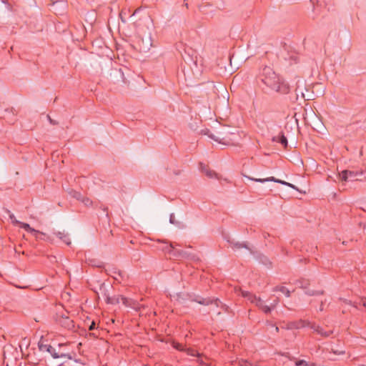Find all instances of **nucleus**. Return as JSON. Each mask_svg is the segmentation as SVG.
<instances>
[{
	"instance_id": "1",
	"label": "nucleus",
	"mask_w": 366,
	"mask_h": 366,
	"mask_svg": "<svg viewBox=\"0 0 366 366\" xmlns=\"http://www.w3.org/2000/svg\"><path fill=\"white\" fill-rule=\"evenodd\" d=\"M279 76L269 66H265L261 74L262 81L270 89L277 82Z\"/></svg>"
},
{
	"instance_id": "2",
	"label": "nucleus",
	"mask_w": 366,
	"mask_h": 366,
	"mask_svg": "<svg viewBox=\"0 0 366 366\" xmlns=\"http://www.w3.org/2000/svg\"><path fill=\"white\" fill-rule=\"evenodd\" d=\"M309 327L312 330H313L314 332H317L318 335H321L322 337H329L332 332L331 330L329 331H325L324 329L320 327V325H317L313 322H310L308 321L305 320H300L297 323V325L295 326L296 328H302Z\"/></svg>"
},
{
	"instance_id": "3",
	"label": "nucleus",
	"mask_w": 366,
	"mask_h": 366,
	"mask_svg": "<svg viewBox=\"0 0 366 366\" xmlns=\"http://www.w3.org/2000/svg\"><path fill=\"white\" fill-rule=\"evenodd\" d=\"M242 296L244 297H247L248 300L254 303L257 307H258L259 309H261L264 313H269L271 311V308L269 306H267L264 304V302L259 298L257 297L256 296L249 294L248 292L245 291H241Z\"/></svg>"
},
{
	"instance_id": "4",
	"label": "nucleus",
	"mask_w": 366,
	"mask_h": 366,
	"mask_svg": "<svg viewBox=\"0 0 366 366\" xmlns=\"http://www.w3.org/2000/svg\"><path fill=\"white\" fill-rule=\"evenodd\" d=\"M362 175V172H354V171H348L344 170L340 174V179L342 181L347 182V181H356L360 179V177Z\"/></svg>"
},
{
	"instance_id": "5",
	"label": "nucleus",
	"mask_w": 366,
	"mask_h": 366,
	"mask_svg": "<svg viewBox=\"0 0 366 366\" xmlns=\"http://www.w3.org/2000/svg\"><path fill=\"white\" fill-rule=\"evenodd\" d=\"M247 179H250V180H252V181H254V182H261V183H263V182H277V183H280L282 184H285V185H287L291 188H293V189H295V187L290 184V183H288V182H286L285 181H282V180H280V179H277L276 178H274V177H267V178H264V179H259V178H252V177H248V176H245Z\"/></svg>"
},
{
	"instance_id": "6",
	"label": "nucleus",
	"mask_w": 366,
	"mask_h": 366,
	"mask_svg": "<svg viewBox=\"0 0 366 366\" xmlns=\"http://www.w3.org/2000/svg\"><path fill=\"white\" fill-rule=\"evenodd\" d=\"M271 89L277 92L282 94H287L290 92L289 85L280 77L278 78L277 82H276L274 86H273Z\"/></svg>"
},
{
	"instance_id": "7",
	"label": "nucleus",
	"mask_w": 366,
	"mask_h": 366,
	"mask_svg": "<svg viewBox=\"0 0 366 366\" xmlns=\"http://www.w3.org/2000/svg\"><path fill=\"white\" fill-rule=\"evenodd\" d=\"M107 302L109 304L116 305L122 302L125 306L129 305V300L123 296L107 297Z\"/></svg>"
},
{
	"instance_id": "8",
	"label": "nucleus",
	"mask_w": 366,
	"mask_h": 366,
	"mask_svg": "<svg viewBox=\"0 0 366 366\" xmlns=\"http://www.w3.org/2000/svg\"><path fill=\"white\" fill-rule=\"evenodd\" d=\"M19 227L24 229L26 232L32 234L36 238L38 237L37 235L39 234H41L39 231L34 229V228H31L30 225L27 223L21 222Z\"/></svg>"
},
{
	"instance_id": "9",
	"label": "nucleus",
	"mask_w": 366,
	"mask_h": 366,
	"mask_svg": "<svg viewBox=\"0 0 366 366\" xmlns=\"http://www.w3.org/2000/svg\"><path fill=\"white\" fill-rule=\"evenodd\" d=\"M209 137L220 144H223L225 145H229L230 144V140L227 139L224 137L221 138L220 137H215L213 134H209Z\"/></svg>"
},
{
	"instance_id": "10",
	"label": "nucleus",
	"mask_w": 366,
	"mask_h": 366,
	"mask_svg": "<svg viewBox=\"0 0 366 366\" xmlns=\"http://www.w3.org/2000/svg\"><path fill=\"white\" fill-rule=\"evenodd\" d=\"M202 171L209 178H216L217 177V174L212 171V170H210L209 169H208L207 167L205 166H202Z\"/></svg>"
},
{
	"instance_id": "11",
	"label": "nucleus",
	"mask_w": 366,
	"mask_h": 366,
	"mask_svg": "<svg viewBox=\"0 0 366 366\" xmlns=\"http://www.w3.org/2000/svg\"><path fill=\"white\" fill-rule=\"evenodd\" d=\"M273 141L280 142L282 145H284L285 147L287 146V139L283 134H282L280 137H274Z\"/></svg>"
},
{
	"instance_id": "12",
	"label": "nucleus",
	"mask_w": 366,
	"mask_h": 366,
	"mask_svg": "<svg viewBox=\"0 0 366 366\" xmlns=\"http://www.w3.org/2000/svg\"><path fill=\"white\" fill-rule=\"evenodd\" d=\"M198 357V363L200 366H212L211 363L207 362L206 360H207V357L203 356L202 354H200V357Z\"/></svg>"
},
{
	"instance_id": "13",
	"label": "nucleus",
	"mask_w": 366,
	"mask_h": 366,
	"mask_svg": "<svg viewBox=\"0 0 366 366\" xmlns=\"http://www.w3.org/2000/svg\"><path fill=\"white\" fill-rule=\"evenodd\" d=\"M76 198L82 202L86 206H89L92 204V201L89 198L83 197L80 194H77Z\"/></svg>"
},
{
	"instance_id": "14",
	"label": "nucleus",
	"mask_w": 366,
	"mask_h": 366,
	"mask_svg": "<svg viewBox=\"0 0 366 366\" xmlns=\"http://www.w3.org/2000/svg\"><path fill=\"white\" fill-rule=\"evenodd\" d=\"M184 351H185L188 355L200 357V354L194 349L185 347Z\"/></svg>"
},
{
	"instance_id": "15",
	"label": "nucleus",
	"mask_w": 366,
	"mask_h": 366,
	"mask_svg": "<svg viewBox=\"0 0 366 366\" xmlns=\"http://www.w3.org/2000/svg\"><path fill=\"white\" fill-rule=\"evenodd\" d=\"M172 345L174 348L179 351H184L185 350V347L177 342H172Z\"/></svg>"
},
{
	"instance_id": "16",
	"label": "nucleus",
	"mask_w": 366,
	"mask_h": 366,
	"mask_svg": "<svg viewBox=\"0 0 366 366\" xmlns=\"http://www.w3.org/2000/svg\"><path fill=\"white\" fill-rule=\"evenodd\" d=\"M277 290L280 291L282 293L285 294L287 297H289L290 295V292L287 288L285 287H280L277 288Z\"/></svg>"
},
{
	"instance_id": "17",
	"label": "nucleus",
	"mask_w": 366,
	"mask_h": 366,
	"mask_svg": "<svg viewBox=\"0 0 366 366\" xmlns=\"http://www.w3.org/2000/svg\"><path fill=\"white\" fill-rule=\"evenodd\" d=\"M239 364L240 366H259L258 365H253L245 360H240Z\"/></svg>"
},
{
	"instance_id": "18",
	"label": "nucleus",
	"mask_w": 366,
	"mask_h": 366,
	"mask_svg": "<svg viewBox=\"0 0 366 366\" xmlns=\"http://www.w3.org/2000/svg\"><path fill=\"white\" fill-rule=\"evenodd\" d=\"M9 217H10L13 224L19 226V224H21V222L17 220L13 214H11L9 216Z\"/></svg>"
},
{
	"instance_id": "19",
	"label": "nucleus",
	"mask_w": 366,
	"mask_h": 366,
	"mask_svg": "<svg viewBox=\"0 0 366 366\" xmlns=\"http://www.w3.org/2000/svg\"><path fill=\"white\" fill-rule=\"evenodd\" d=\"M297 366H308V363L305 360H299L296 362Z\"/></svg>"
},
{
	"instance_id": "20",
	"label": "nucleus",
	"mask_w": 366,
	"mask_h": 366,
	"mask_svg": "<svg viewBox=\"0 0 366 366\" xmlns=\"http://www.w3.org/2000/svg\"><path fill=\"white\" fill-rule=\"evenodd\" d=\"M197 302L201 305H209L210 302V300L207 299H202V300H197Z\"/></svg>"
},
{
	"instance_id": "21",
	"label": "nucleus",
	"mask_w": 366,
	"mask_h": 366,
	"mask_svg": "<svg viewBox=\"0 0 366 366\" xmlns=\"http://www.w3.org/2000/svg\"><path fill=\"white\" fill-rule=\"evenodd\" d=\"M95 322L94 321L92 322L91 325L89 327V330H93L95 328Z\"/></svg>"
},
{
	"instance_id": "22",
	"label": "nucleus",
	"mask_w": 366,
	"mask_h": 366,
	"mask_svg": "<svg viewBox=\"0 0 366 366\" xmlns=\"http://www.w3.org/2000/svg\"><path fill=\"white\" fill-rule=\"evenodd\" d=\"M360 304L366 308V299H362L360 301Z\"/></svg>"
},
{
	"instance_id": "23",
	"label": "nucleus",
	"mask_w": 366,
	"mask_h": 366,
	"mask_svg": "<svg viewBox=\"0 0 366 366\" xmlns=\"http://www.w3.org/2000/svg\"><path fill=\"white\" fill-rule=\"evenodd\" d=\"M65 321L68 323V325H71L73 326L72 321L70 320L69 318H66Z\"/></svg>"
},
{
	"instance_id": "24",
	"label": "nucleus",
	"mask_w": 366,
	"mask_h": 366,
	"mask_svg": "<svg viewBox=\"0 0 366 366\" xmlns=\"http://www.w3.org/2000/svg\"><path fill=\"white\" fill-rule=\"evenodd\" d=\"M169 249H173V248H174L173 244H171L169 246Z\"/></svg>"
},
{
	"instance_id": "25",
	"label": "nucleus",
	"mask_w": 366,
	"mask_h": 366,
	"mask_svg": "<svg viewBox=\"0 0 366 366\" xmlns=\"http://www.w3.org/2000/svg\"><path fill=\"white\" fill-rule=\"evenodd\" d=\"M49 121L51 123H54V121H52L49 117Z\"/></svg>"
}]
</instances>
